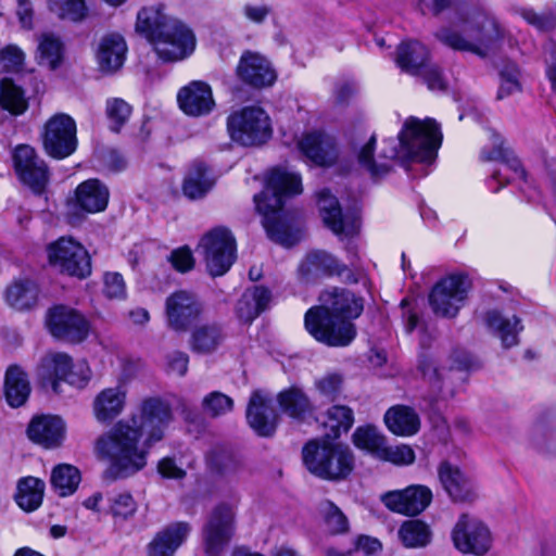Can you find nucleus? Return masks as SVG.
<instances>
[{"label": "nucleus", "instance_id": "nucleus-1", "mask_svg": "<svg viewBox=\"0 0 556 556\" xmlns=\"http://www.w3.org/2000/svg\"><path fill=\"white\" fill-rule=\"evenodd\" d=\"M172 420L169 404L159 397L143 400L138 413L118 420L96 442L97 453L110 462L106 476L116 480L144 468L150 448L164 438Z\"/></svg>", "mask_w": 556, "mask_h": 556}, {"label": "nucleus", "instance_id": "nucleus-2", "mask_svg": "<svg viewBox=\"0 0 556 556\" xmlns=\"http://www.w3.org/2000/svg\"><path fill=\"white\" fill-rule=\"evenodd\" d=\"M442 142L439 124L433 118L420 119L415 116L407 117L394 139H386L381 149L380 159L386 162H376L372 157L376 137L371 136L357 151L361 166L366 168L371 177L378 178L389 173L390 162L393 160L431 163Z\"/></svg>", "mask_w": 556, "mask_h": 556}, {"label": "nucleus", "instance_id": "nucleus-3", "mask_svg": "<svg viewBox=\"0 0 556 556\" xmlns=\"http://www.w3.org/2000/svg\"><path fill=\"white\" fill-rule=\"evenodd\" d=\"M459 29L443 27L435 37L453 50L467 51L480 56L507 42L514 47L517 41L480 0H454Z\"/></svg>", "mask_w": 556, "mask_h": 556}, {"label": "nucleus", "instance_id": "nucleus-4", "mask_svg": "<svg viewBox=\"0 0 556 556\" xmlns=\"http://www.w3.org/2000/svg\"><path fill=\"white\" fill-rule=\"evenodd\" d=\"M135 29L164 62L182 61L195 49L193 30L181 20L166 13L161 3L141 8L137 13Z\"/></svg>", "mask_w": 556, "mask_h": 556}, {"label": "nucleus", "instance_id": "nucleus-5", "mask_svg": "<svg viewBox=\"0 0 556 556\" xmlns=\"http://www.w3.org/2000/svg\"><path fill=\"white\" fill-rule=\"evenodd\" d=\"M302 192L301 177L282 168H274L266 178L265 189L254 195L257 212L263 215V226L268 237L281 244H286L285 232L281 231L279 213L283 207L285 197Z\"/></svg>", "mask_w": 556, "mask_h": 556}, {"label": "nucleus", "instance_id": "nucleus-6", "mask_svg": "<svg viewBox=\"0 0 556 556\" xmlns=\"http://www.w3.org/2000/svg\"><path fill=\"white\" fill-rule=\"evenodd\" d=\"M303 463L314 476L331 481L343 480L354 469L355 458L352 450L341 443L319 444L311 441L303 447Z\"/></svg>", "mask_w": 556, "mask_h": 556}, {"label": "nucleus", "instance_id": "nucleus-7", "mask_svg": "<svg viewBox=\"0 0 556 556\" xmlns=\"http://www.w3.org/2000/svg\"><path fill=\"white\" fill-rule=\"evenodd\" d=\"M227 130L232 141L254 147L267 142L273 135L267 112L258 105H248L227 117Z\"/></svg>", "mask_w": 556, "mask_h": 556}, {"label": "nucleus", "instance_id": "nucleus-8", "mask_svg": "<svg viewBox=\"0 0 556 556\" xmlns=\"http://www.w3.org/2000/svg\"><path fill=\"white\" fill-rule=\"evenodd\" d=\"M237 504L220 502L207 515L201 536L207 556H220L229 545L236 531Z\"/></svg>", "mask_w": 556, "mask_h": 556}, {"label": "nucleus", "instance_id": "nucleus-9", "mask_svg": "<svg viewBox=\"0 0 556 556\" xmlns=\"http://www.w3.org/2000/svg\"><path fill=\"white\" fill-rule=\"evenodd\" d=\"M304 324L311 336L329 346H348L356 337V328L351 320L332 316L324 307L309 308Z\"/></svg>", "mask_w": 556, "mask_h": 556}, {"label": "nucleus", "instance_id": "nucleus-10", "mask_svg": "<svg viewBox=\"0 0 556 556\" xmlns=\"http://www.w3.org/2000/svg\"><path fill=\"white\" fill-rule=\"evenodd\" d=\"M38 375L54 393H60V382L83 388L90 379V369L85 362L73 364L72 357L63 352H50L38 367Z\"/></svg>", "mask_w": 556, "mask_h": 556}, {"label": "nucleus", "instance_id": "nucleus-11", "mask_svg": "<svg viewBox=\"0 0 556 556\" xmlns=\"http://www.w3.org/2000/svg\"><path fill=\"white\" fill-rule=\"evenodd\" d=\"M199 249L213 277L225 275L236 260V239L225 227H216L205 233L199 243Z\"/></svg>", "mask_w": 556, "mask_h": 556}, {"label": "nucleus", "instance_id": "nucleus-12", "mask_svg": "<svg viewBox=\"0 0 556 556\" xmlns=\"http://www.w3.org/2000/svg\"><path fill=\"white\" fill-rule=\"evenodd\" d=\"M469 288L470 282L464 274H452L442 278L429 293L432 312L440 317H455L467 299Z\"/></svg>", "mask_w": 556, "mask_h": 556}, {"label": "nucleus", "instance_id": "nucleus-13", "mask_svg": "<svg viewBox=\"0 0 556 556\" xmlns=\"http://www.w3.org/2000/svg\"><path fill=\"white\" fill-rule=\"evenodd\" d=\"M48 260L61 274L84 279L91 274L88 251L71 238H60L48 247Z\"/></svg>", "mask_w": 556, "mask_h": 556}, {"label": "nucleus", "instance_id": "nucleus-14", "mask_svg": "<svg viewBox=\"0 0 556 556\" xmlns=\"http://www.w3.org/2000/svg\"><path fill=\"white\" fill-rule=\"evenodd\" d=\"M76 132V123L72 116L65 113L52 115L41 134L45 151L59 160L70 156L77 148Z\"/></svg>", "mask_w": 556, "mask_h": 556}, {"label": "nucleus", "instance_id": "nucleus-15", "mask_svg": "<svg viewBox=\"0 0 556 556\" xmlns=\"http://www.w3.org/2000/svg\"><path fill=\"white\" fill-rule=\"evenodd\" d=\"M452 542L463 554L483 556L492 546V535L484 522L469 514L457 519L451 532Z\"/></svg>", "mask_w": 556, "mask_h": 556}, {"label": "nucleus", "instance_id": "nucleus-16", "mask_svg": "<svg viewBox=\"0 0 556 556\" xmlns=\"http://www.w3.org/2000/svg\"><path fill=\"white\" fill-rule=\"evenodd\" d=\"M13 163L23 184L37 194H41L46 190L49 182V170L34 148L27 144L16 147L13 153Z\"/></svg>", "mask_w": 556, "mask_h": 556}, {"label": "nucleus", "instance_id": "nucleus-17", "mask_svg": "<svg viewBox=\"0 0 556 556\" xmlns=\"http://www.w3.org/2000/svg\"><path fill=\"white\" fill-rule=\"evenodd\" d=\"M432 491L424 484H412L402 490L388 491L381 494L380 500L391 511L417 516L432 502Z\"/></svg>", "mask_w": 556, "mask_h": 556}, {"label": "nucleus", "instance_id": "nucleus-18", "mask_svg": "<svg viewBox=\"0 0 556 556\" xmlns=\"http://www.w3.org/2000/svg\"><path fill=\"white\" fill-rule=\"evenodd\" d=\"M47 324L53 337L73 343L84 341L89 332L86 318L77 311L64 305L50 309Z\"/></svg>", "mask_w": 556, "mask_h": 556}, {"label": "nucleus", "instance_id": "nucleus-19", "mask_svg": "<svg viewBox=\"0 0 556 556\" xmlns=\"http://www.w3.org/2000/svg\"><path fill=\"white\" fill-rule=\"evenodd\" d=\"M236 74L243 84L255 89L270 87L277 80V72L271 62L262 53L251 50L241 54Z\"/></svg>", "mask_w": 556, "mask_h": 556}, {"label": "nucleus", "instance_id": "nucleus-20", "mask_svg": "<svg viewBox=\"0 0 556 556\" xmlns=\"http://www.w3.org/2000/svg\"><path fill=\"white\" fill-rule=\"evenodd\" d=\"M165 313L172 329L186 331L200 317L202 304L193 293L179 290L166 299Z\"/></svg>", "mask_w": 556, "mask_h": 556}, {"label": "nucleus", "instance_id": "nucleus-21", "mask_svg": "<svg viewBox=\"0 0 556 556\" xmlns=\"http://www.w3.org/2000/svg\"><path fill=\"white\" fill-rule=\"evenodd\" d=\"M346 266L332 254L316 250L307 253L299 265V277L304 282H314L323 277L341 276Z\"/></svg>", "mask_w": 556, "mask_h": 556}, {"label": "nucleus", "instance_id": "nucleus-22", "mask_svg": "<svg viewBox=\"0 0 556 556\" xmlns=\"http://www.w3.org/2000/svg\"><path fill=\"white\" fill-rule=\"evenodd\" d=\"M439 480L454 502H471L477 497L476 486L457 465L442 462L438 467Z\"/></svg>", "mask_w": 556, "mask_h": 556}, {"label": "nucleus", "instance_id": "nucleus-23", "mask_svg": "<svg viewBox=\"0 0 556 556\" xmlns=\"http://www.w3.org/2000/svg\"><path fill=\"white\" fill-rule=\"evenodd\" d=\"M247 420L250 427L261 437L274 434L278 415L269 400L260 391L252 393L247 408Z\"/></svg>", "mask_w": 556, "mask_h": 556}, {"label": "nucleus", "instance_id": "nucleus-24", "mask_svg": "<svg viewBox=\"0 0 556 556\" xmlns=\"http://www.w3.org/2000/svg\"><path fill=\"white\" fill-rule=\"evenodd\" d=\"M318 207L325 225L336 235L351 236L358 228L357 219L343 216L337 198L323 190L318 193Z\"/></svg>", "mask_w": 556, "mask_h": 556}, {"label": "nucleus", "instance_id": "nucleus-25", "mask_svg": "<svg viewBox=\"0 0 556 556\" xmlns=\"http://www.w3.org/2000/svg\"><path fill=\"white\" fill-rule=\"evenodd\" d=\"M177 101L182 112L190 116L208 114L215 104L211 87L199 80L182 87L178 91Z\"/></svg>", "mask_w": 556, "mask_h": 556}, {"label": "nucleus", "instance_id": "nucleus-26", "mask_svg": "<svg viewBox=\"0 0 556 556\" xmlns=\"http://www.w3.org/2000/svg\"><path fill=\"white\" fill-rule=\"evenodd\" d=\"M298 147L311 162L320 166L333 164L338 157L334 140L321 132H308L302 137Z\"/></svg>", "mask_w": 556, "mask_h": 556}, {"label": "nucleus", "instance_id": "nucleus-27", "mask_svg": "<svg viewBox=\"0 0 556 556\" xmlns=\"http://www.w3.org/2000/svg\"><path fill=\"white\" fill-rule=\"evenodd\" d=\"M27 433L29 439L45 447H55L65 435V424L58 416H40L31 420Z\"/></svg>", "mask_w": 556, "mask_h": 556}, {"label": "nucleus", "instance_id": "nucleus-28", "mask_svg": "<svg viewBox=\"0 0 556 556\" xmlns=\"http://www.w3.org/2000/svg\"><path fill=\"white\" fill-rule=\"evenodd\" d=\"M191 532L186 521L168 525L149 545V556H173Z\"/></svg>", "mask_w": 556, "mask_h": 556}, {"label": "nucleus", "instance_id": "nucleus-29", "mask_svg": "<svg viewBox=\"0 0 556 556\" xmlns=\"http://www.w3.org/2000/svg\"><path fill=\"white\" fill-rule=\"evenodd\" d=\"M127 389L115 386L102 390L93 400V415L100 422L110 421L119 416L126 406Z\"/></svg>", "mask_w": 556, "mask_h": 556}, {"label": "nucleus", "instance_id": "nucleus-30", "mask_svg": "<svg viewBox=\"0 0 556 556\" xmlns=\"http://www.w3.org/2000/svg\"><path fill=\"white\" fill-rule=\"evenodd\" d=\"M491 140L493 144L492 149H483L481 151V159L483 161L502 162L501 167L493 173L492 179L498 181L501 186H503L504 184L502 182V179L507 180L506 177H504V172L507 169H510L516 177L525 178L526 172L522 168L520 161L510 156L509 152L504 149V140L501 135L492 130Z\"/></svg>", "mask_w": 556, "mask_h": 556}, {"label": "nucleus", "instance_id": "nucleus-31", "mask_svg": "<svg viewBox=\"0 0 556 556\" xmlns=\"http://www.w3.org/2000/svg\"><path fill=\"white\" fill-rule=\"evenodd\" d=\"M127 46L124 38L118 34H110L99 42L97 61L101 72L113 73L119 70L125 61Z\"/></svg>", "mask_w": 556, "mask_h": 556}, {"label": "nucleus", "instance_id": "nucleus-32", "mask_svg": "<svg viewBox=\"0 0 556 556\" xmlns=\"http://www.w3.org/2000/svg\"><path fill=\"white\" fill-rule=\"evenodd\" d=\"M324 305L329 314L351 320L357 318L363 312V302L354 293L345 289H334L323 295Z\"/></svg>", "mask_w": 556, "mask_h": 556}, {"label": "nucleus", "instance_id": "nucleus-33", "mask_svg": "<svg viewBox=\"0 0 556 556\" xmlns=\"http://www.w3.org/2000/svg\"><path fill=\"white\" fill-rule=\"evenodd\" d=\"M77 205L87 213H98L106 208L110 192L108 187L97 178L79 184L75 191Z\"/></svg>", "mask_w": 556, "mask_h": 556}, {"label": "nucleus", "instance_id": "nucleus-34", "mask_svg": "<svg viewBox=\"0 0 556 556\" xmlns=\"http://www.w3.org/2000/svg\"><path fill=\"white\" fill-rule=\"evenodd\" d=\"M484 323L490 331L500 338L505 349L518 344V334L522 326L517 316L506 317L497 311H489L484 315Z\"/></svg>", "mask_w": 556, "mask_h": 556}, {"label": "nucleus", "instance_id": "nucleus-35", "mask_svg": "<svg viewBox=\"0 0 556 556\" xmlns=\"http://www.w3.org/2000/svg\"><path fill=\"white\" fill-rule=\"evenodd\" d=\"M395 60L402 71L417 76L430 62L429 50L417 40L405 41L399 46Z\"/></svg>", "mask_w": 556, "mask_h": 556}, {"label": "nucleus", "instance_id": "nucleus-36", "mask_svg": "<svg viewBox=\"0 0 556 556\" xmlns=\"http://www.w3.org/2000/svg\"><path fill=\"white\" fill-rule=\"evenodd\" d=\"M270 292L262 286L244 291L237 303V316L247 324L252 323L269 304Z\"/></svg>", "mask_w": 556, "mask_h": 556}, {"label": "nucleus", "instance_id": "nucleus-37", "mask_svg": "<svg viewBox=\"0 0 556 556\" xmlns=\"http://www.w3.org/2000/svg\"><path fill=\"white\" fill-rule=\"evenodd\" d=\"M225 334L216 323L203 324L193 328L190 339V350L198 354H211L223 343Z\"/></svg>", "mask_w": 556, "mask_h": 556}, {"label": "nucleus", "instance_id": "nucleus-38", "mask_svg": "<svg viewBox=\"0 0 556 556\" xmlns=\"http://www.w3.org/2000/svg\"><path fill=\"white\" fill-rule=\"evenodd\" d=\"M384 421L391 432L397 435L409 437L418 432L420 419L416 412L405 405L389 408Z\"/></svg>", "mask_w": 556, "mask_h": 556}, {"label": "nucleus", "instance_id": "nucleus-39", "mask_svg": "<svg viewBox=\"0 0 556 556\" xmlns=\"http://www.w3.org/2000/svg\"><path fill=\"white\" fill-rule=\"evenodd\" d=\"M30 394L28 377L21 367L12 365L8 368L4 379V395L11 407L24 405Z\"/></svg>", "mask_w": 556, "mask_h": 556}, {"label": "nucleus", "instance_id": "nucleus-40", "mask_svg": "<svg viewBox=\"0 0 556 556\" xmlns=\"http://www.w3.org/2000/svg\"><path fill=\"white\" fill-rule=\"evenodd\" d=\"M215 180L207 166L201 162H195L185 177L182 191L187 198L195 200L203 198L213 188Z\"/></svg>", "mask_w": 556, "mask_h": 556}, {"label": "nucleus", "instance_id": "nucleus-41", "mask_svg": "<svg viewBox=\"0 0 556 556\" xmlns=\"http://www.w3.org/2000/svg\"><path fill=\"white\" fill-rule=\"evenodd\" d=\"M38 299L37 286L28 279H16L7 289L5 300L15 309H29Z\"/></svg>", "mask_w": 556, "mask_h": 556}, {"label": "nucleus", "instance_id": "nucleus-42", "mask_svg": "<svg viewBox=\"0 0 556 556\" xmlns=\"http://www.w3.org/2000/svg\"><path fill=\"white\" fill-rule=\"evenodd\" d=\"M45 482L35 477H26L18 481L15 501L25 511H34L42 503Z\"/></svg>", "mask_w": 556, "mask_h": 556}, {"label": "nucleus", "instance_id": "nucleus-43", "mask_svg": "<svg viewBox=\"0 0 556 556\" xmlns=\"http://www.w3.org/2000/svg\"><path fill=\"white\" fill-rule=\"evenodd\" d=\"M399 538L406 548H422L430 544L432 531L425 521L410 519L401 525Z\"/></svg>", "mask_w": 556, "mask_h": 556}, {"label": "nucleus", "instance_id": "nucleus-44", "mask_svg": "<svg viewBox=\"0 0 556 556\" xmlns=\"http://www.w3.org/2000/svg\"><path fill=\"white\" fill-rule=\"evenodd\" d=\"M278 403L283 413L294 419L302 420L311 414L313 406L306 394L298 389L290 388L278 395Z\"/></svg>", "mask_w": 556, "mask_h": 556}, {"label": "nucleus", "instance_id": "nucleus-45", "mask_svg": "<svg viewBox=\"0 0 556 556\" xmlns=\"http://www.w3.org/2000/svg\"><path fill=\"white\" fill-rule=\"evenodd\" d=\"M46 3L49 12L62 21L79 23L89 14L86 0H46Z\"/></svg>", "mask_w": 556, "mask_h": 556}, {"label": "nucleus", "instance_id": "nucleus-46", "mask_svg": "<svg viewBox=\"0 0 556 556\" xmlns=\"http://www.w3.org/2000/svg\"><path fill=\"white\" fill-rule=\"evenodd\" d=\"M38 63L50 70L58 68L63 61V43L59 37L52 34H42L38 38Z\"/></svg>", "mask_w": 556, "mask_h": 556}, {"label": "nucleus", "instance_id": "nucleus-47", "mask_svg": "<svg viewBox=\"0 0 556 556\" xmlns=\"http://www.w3.org/2000/svg\"><path fill=\"white\" fill-rule=\"evenodd\" d=\"M137 510L138 504L128 491L112 492L108 495L105 514L115 521H127L136 515Z\"/></svg>", "mask_w": 556, "mask_h": 556}, {"label": "nucleus", "instance_id": "nucleus-48", "mask_svg": "<svg viewBox=\"0 0 556 556\" xmlns=\"http://www.w3.org/2000/svg\"><path fill=\"white\" fill-rule=\"evenodd\" d=\"M0 105L13 115H21L28 108L24 91L10 78L0 81Z\"/></svg>", "mask_w": 556, "mask_h": 556}, {"label": "nucleus", "instance_id": "nucleus-49", "mask_svg": "<svg viewBox=\"0 0 556 556\" xmlns=\"http://www.w3.org/2000/svg\"><path fill=\"white\" fill-rule=\"evenodd\" d=\"M353 443L356 447L364 450L380 459L387 441L376 427L365 426L358 427L354 431Z\"/></svg>", "mask_w": 556, "mask_h": 556}, {"label": "nucleus", "instance_id": "nucleus-50", "mask_svg": "<svg viewBox=\"0 0 556 556\" xmlns=\"http://www.w3.org/2000/svg\"><path fill=\"white\" fill-rule=\"evenodd\" d=\"M80 482L78 469L72 465L61 464L51 473V484L60 496L73 494Z\"/></svg>", "mask_w": 556, "mask_h": 556}, {"label": "nucleus", "instance_id": "nucleus-51", "mask_svg": "<svg viewBox=\"0 0 556 556\" xmlns=\"http://www.w3.org/2000/svg\"><path fill=\"white\" fill-rule=\"evenodd\" d=\"M324 424L331 431L328 437L338 438L341 432H348L352 428L353 410L345 405H333L328 408Z\"/></svg>", "mask_w": 556, "mask_h": 556}, {"label": "nucleus", "instance_id": "nucleus-52", "mask_svg": "<svg viewBox=\"0 0 556 556\" xmlns=\"http://www.w3.org/2000/svg\"><path fill=\"white\" fill-rule=\"evenodd\" d=\"M513 13L540 31H548L556 27V14L551 9L536 12L528 7H514Z\"/></svg>", "mask_w": 556, "mask_h": 556}, {"label": "nucleus", "instance_id": "nucleus-53", "mask_svg": "<svg viewBox=\"0 0 556 556\" xmlns=\"http://www.w3.org/2000/svg\"><path fill=\"white\" fill-rule=\"evenodd\" d=\"M500 87L497 91L496 98L502 100L507 98L516 92L521 91V83H520V70L517 64L513 62L504 63L500 70Z\"/></svg>", "mask_w": 556, "mask_h": 556}, {"label": "nucleus", "instance_id": "nucleus-54", "mask_svg": "<svg viewBox=\"0 0 556 556\" xmlns=\"http://www.w3.org/2000/svg\"><path fill=\"white\" fill-rule=\"evenodd\" d=\"M105 114L110 123V129L118 132L129 119L131 106L121 98H111L106 100Z\"/></svg>", "mask_w": 556, "mask_h": 556}, {"label": "nucleus", "instance_id": "nucleus-55", "mask_svg": "<svg viewBox=\"0 0 556 556\" xmlns=\"http://www.w3.org/2000/svg\"><path fill=\"white\" fill-rule=\"evenodd\" d=\"M233 409V400L227 394L213 391L202 400L203 413L212 418H217L230 413Z\"/></svg>", "mask_w": 556, "mask_h": 556}, {"label": "nucleus", "instance_id": "nucleus-56", "mask_svg": "<svg viewBox=\"0 0 556 556\" xmlns=\"http://www.w3.org/2000/svg\"><path fill=\"white\" fill-rule=\"evenodd\" d=\"M210 467L220 475L236 472L239 468L238 460L226 451H214L208 457Z\"/></svg>", "mask_w": 556, "mask_h": 556}, {"label": "nucleus", "instance_id": "nucleus-57", "mask_svg": "<svg viewBox=\"0 0 556 556\" xmlns=\"http://www.w3.org/2000/svg\"><path fill=\"white\" fill-rule=\"evenodd\" d=\"M25 60L24 52L15 45H9L0 50V67L7 72H18Z\"/></svg>", "mask_w": 556, "mask_h": 556}, {"label": "nucleus", "instance_id": "nucleus-58", "mask_svg": "<svg viewBox=\"0 0 556 556\" xmlns=\"http://www.w3.org/2000/svg\"><path fill=\"white\" fill-rule=\"evenodd\" d=\"M380 459L405 466L415 462V453L408 445L389 446L386 444Z\"/></svg>", "mask_w": 556, "mask_h": 556}, {"label": "nucleus", "instance_id": "nucleus-59", "mask_svg": "<svg viewBox=\"0 0 556 556\" xmlns=\"http://www.w3.org/2000/svg\"><path fill=\"white\" fill-rule=\"evenodd\" d=\"M427 85L431 91H445L446 80L440 70V67L431 61L424 67V70L417 75Z\"/></svg>", "mask_w": 556, "mask_h": 556}, {"label": "nucleus", "instance_id": "nucleus-60", "mask_svg": "<svg viewBox=\"0 0 556 556\" xmlns=\"http://www.w3.org/2000/svg\"><path fill=\"white\" fill-rule=\"evenodd\" d=\"M271 7L265 3H244L241 8L243 17L256 25L263 24L271 14Z\"/></svg>", "mask_w": 556, "mask_h": 556}, {"label": "nucleus", "instance_id": "nucleus-61", "mask_svg": "<svg viewBox=\"0 0 556 556\" xmlns=\"http://www.w3.org/2000/svg\"><path fill=\"white\" fill-rule=\"evenodd\" d=\"M104 294L110 299H124L126 294L125 282L118 273L104 275Z\"/></svg>", "mask_w": 556, "mask_h": 556}, {"label": "nucleus", "instance_id": "nucleus-62", "mask_svg": "<svg viewBox=\"0 0 556 556\" xmlns=\"http://www.w3.org/2000/svg\"><path fill=\"white\" fill-rule=\"evenodd\" d=\"M342 376L337 372L326 374L316 380V389L325 396L332 397L339 393L342 384Z\"/></svg>", "mask_w": 556, "mask_h": 556}, {"label": "nucleus", "instance_id": "nucleus-63", "mask_svg": "<svg viewBox=\"0 0 556 556\" xmlns=\"http://www.w3.org/2000/svg\"><path fill=\"white\" fill-rule=\"evenodd\" d=\"M169 261L175 269L185 273L194 266V258L190 249L184 247L170 253Z\"/></svg>", "mask_w": 556, "mask_h": 556}, {"label": "nucleus", "instance_id": "nucleus-64", "mask_svg": "<svg viewBox=\"0 0 556 556\" xmlns=\"http://www.w3.org/2000/svg\"><path fill=\"white\" fill-rule=\"evenodd\" d=\"M189 356L180 351L167 355L166 367L169 374L184 377L188 371Z\"/></svg>", "mask_w": 556, "mask_h": 556}]
</instances>
